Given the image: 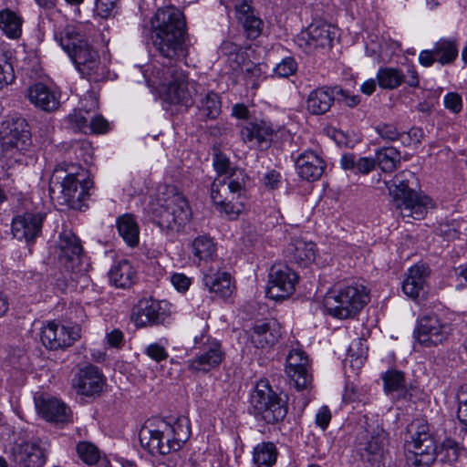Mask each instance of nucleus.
Listing matches in <instances>:
<instances>
[{"label":"nucleus","instance_id":"e433bc0d","mask_svg":"<svg viewBox=\"0 0 467 467\" xmlns=\"http://www.w3.org/2000/svg\"><path fill=\"white\" fill-rule=\"evenodd\" d=\"M117 228L119 235L130 246H135L139 243V226L134 217L125 214L118 218Z\"/></svg>","mask_w":467,"mask_h":467},{"label":"nucleus","instance_id":"79ce46f5","mask_svg":"<svg viewBox=\"0 0 467 467\" xmlns=\"http://www.w3.org/2000/svg\"><path fill=\"white\" fill-rule=\"evenodd\" d=\"M276 457V447L273 442H262L254 449L253 461L257 467H271Z\"/></svg>","mask_w":467,"mask_h":467},{"label":"nucleus","instance_id":"4d7b16f0","mask_svg":"<svg viewBox=\"0 0 467 467\" xmlns=\"http://www.w3.org/2000/svg\"><path fill=\"white\" fill-rule=\"evenodd\" d=\"M145 353L147 354V356H149L151 359L155 360L156 362H161L167 359L168 358V353L164 346L159 343L150 344L146 348Z\"/></svg>","mask_w":467,"mask_h":467},{"label":"nucleus","instance_id":"c9c22d12","mask_svg":"<svg viewBox=\"0 0 467 467\" xmlns=\"http://www.w3.org/2000/svg\"><path fill=\"white\" fill-rule=\"evenodd\" d=\"M384 389L387 393H396L398 398L407 399L409 392L406 386L405 375L402 371L390 369L382 377Z\"/></svg>","mask_w":467,"mask_h":467},{"label":"nucleus","instance_id":"20e7f679","mask_svg":"<svg viewBox=\"0 0 467 467\" xmlns=\"http://www.w3.org/2000/svg\"><path fill=\"white\" fill-rule=\"evenodd\" d=\"M368 302V293L362 285L352 284L328 291L323 305L328 315L346 319L357 315Z\"/></svg>","mask_w":467,"mask_h":467},{"label":"nucleus","instance_id":"13d9d810","mask_svg":"<svg viewBox=\"0 0 467 467\" xmlns=\"http://www.w3.org/2000/svg\"><path fill=\"white\" fill-rule=\"evenodd\" d=\"M213 166L219 173L218 176H223L228 171L230 166L229 159L217 149L214 150Z\"/></svg>","mask_w":467,"mask_h":467},{"label":"nucleus","instance_id":"b1692460","mask_svg":"<svg viewBox=\"0 0 467 467\" xmlns=\"http://www.w3.org/2000/svg\"><path fill=\"white\" fill-rule=\"evenodd\" d=\"M281 326L275 319L260 321L253 327L251 341L257 348H270L281 337Z\"/></svg>","mask_w":467,"mask_h":467},{"label":"nucleus","instance_id":"58836bf2","mask_svg":"<svg viewBox=\"0 0 467 467\" xmlns=\"http://www.w3.org/2000/svg\"><path fill=\"white\" fill-rule=\"evenodd\" d=\"M23 20L15 12L5 9L0 11V29L9 38L16 39L22 34Z\"/></svg>","mask_w":467,"mask_h":467},{"label":"nucleus","instance_id":"603ef678","mask_svg":"<svg viewBox=\"0 0 467 467\" xmlns=\"http://www.w3.org/2000/svg\"><path fill=\"white\" fill-rule=\"evenodd\" d=\"M343 401L346 403H362L366 405L369 402L368 396L358 389L353 383L348 382L343 393Z\"/></svg>","mask_w":467,"mask_h":467},{"label":"nucleus","instance_id":"7ed1b4c3","mask_svg":"<svg viewBox=\"0 0 467 467\" xmlns=\"http://www.w3.org/2000/svg\"><path fill=\"white\" fill-rule=\"evenodd\" d=\"M150 211L157 224L167 230H179L192 214L187 200L174 186L165 187V192L150 203Z\"/></svg>","mask_w":467,"mask_h":467},{"label":"nucleus","instance_id":"680f3d73","mask_svg":"<svg viewBox=\"0 0 467 467\" xmlns=\"http://www.w3.org/2000/svg\"><path fill=\"white\" fill-rule=\"evenodd\" d=\"M109 123L102 116L91 117L88 132L103 133L108 130Z\"/></svg>","mask_w":467,"mask_h":467},{"label":"nucleus","instance_id":"2f4dec72","mask_svg":"<svg viewBox=\"0 0 467 467\" xmlns=\"http://www.w3.org/2000/svg\"><path fill=\"white\" fill-rule=\"evenodd\" d=\"M238 19L246 36L255 39L262 33L263 21L254 14V8L244 1L238 8Z\"/></svg>","mask_w":467,"mask_h":467},{"label":"nucleus","instance_id":"9d476101","mask_svg":"<svg viewBox=\"0 0 467 467\" xmlns=\"http://www.w3.org/2000/svg\"><path fill=\"white\" fill-rule=\"evenodd\" d=\"M298 275L287 265H273L266 287V296L274 300H283L292 296L296 290Z\"/></svg>","mask_w":467,"mask_h":467},{"label":"nucleus","instance_id":"6e6d98bb","mask_svg":"<svg viewBox=\"0 0 467 467\" xmlns=\"http://www.w3.org/2000/svg\"><path fill=\"white\" fill-rule=\"evenodd\" d=\"M296 70V63L293 57H285L275 67L276 75L287 78L293 75Z\"/></svg>","mask_w":467,"mask_h":467},{"label":"nucleus","instance_id":"8fccbe9b","mask_svg":"<svg viewBox=\"0 0 467 467\" xmlns=\"http://www.w3.org/2000/svg\"><path fill=\"white\" fill-rule=\"evenodd\" d=\"M16 78L11 56L7 52L0 53V89L13 83Z\"/></svg>","mask_w":467,"mask_h":467},{"label":"nucleus","instance_id":"c756f323","mask_svg":"<svg viewBox=\"0 0 467 467\" xmlns=\"http://www.w3.org/2000/svg\"><path fill=\"white\" fill-rule=\"evenodd\" d=\"M316 251V244L313 242L296 237L287 245L286 256L291 262L306 266L315 260Z\"/></svg>","mask_w":467,"mask_h":467},{"label":"nucleus","instance_id":"dca6fc26","mask_svg":"<svg viewBox=\"0 0 467 467\" xmlns=\"http://www.w3.org/2000/svg\"><path fill=\"white\" fill-rule=\"evenodd\" d=\"M225 353L222 344L216 339H208L203 343L200 352L190 360L188 368L194 374L207 373L217 368L224 359Z\"/></svg>","mask_w":467,"mask_h":467},{"label":"nucleus","instance_id":"a18cd8bd","mask_svg":"<svg viewBox=\"0 0 467 467\" xmlns=\"http://www.w3.org/2000/svg\"><path fill=\"white\" fill-rule=\"evenodd\" d=\"M463 452L464 449L457 441L447 438L442 441L437 456L441 457V461L451 463L457 462Z\"/></svg>","mask_w":467,"mask_h":467},{"label":"nucleus","instance_id":"f704fd0d","mask_svg":"<svg viewBox=\"0 0 467 467\" xmlns=\"http://www.w3.org/2000/svg\"><path fill=\"white\" fill-rule=\"evenodd\" d=\"M202 119H215L222 112L221 97L214 91H208L197 102Z\"/></svg>","mask_w":467,"mask_h":467},{"label":"nucleus","instance_id":"39448f33","mask_svg":"<svg viewBox=\"0 0 467 467\" xmlns=\"http://www.w3.org/2000/svg\"><path fill=\"white\" fill-rule=\"evenodd\" d=\"M250 412L257 420L266 424L282 421L287 414V402L270 386L267 379H260L250 396Z\"/></svg>","mask_w":467,"mask_h":467},{"label":"nucleus","instance_id":"bb28decb","mask_svg":"<svg viewBox=\"0 0 467 467\" xmlns=\"http://www.w3.org/2000/svg\"><path fill=\"white\" fill-rule=\"evenodd\" d=\"M26 96L36 108L51 112L59 108V96L44 83L38 82L27 88Z\"/></svg>","mask_w":467,"mask_h":467},{"label":"nucleus","instance_id":"f257e3e1","mask_svg":"<svg viewBox=\"0 0 467 467\" xmlns=\"http://www.w3.org/2000/svg\"><path fill=\"white\" fill-rule=\"evenodd\" d=\"M152 44L160 55L170 61L169 66L154 67L151 74L163 87L161 98L170 104L189 106L192 96L187 77L173 61L188 55L186 24L183 14L172 6L160 8L151 20Z\"/></svg>","mask_w":467,"mask_h":467},{"label":"nucleus","instance_id":"a211bd4d","mask_svg":"<svg viewBox=\"0 0 467 467\" xmlns=\"http://www.w3.org/2000/svg\"><path fill=\"white\" fill-rule=\"evenodd\" d=\"M140 442L143 449L147 450L151 455L161 454L166 455L171 451H177L173 449L176 445L171 438L169 428L162 427V423L156 430H150L144 427L140 430Z\"/></svg>","mask_w":467,"mask_h":467},{"label":"nucleus","instance_id":"37998d69","mask_svg":"<svg viewBox=\"0 0 467 467\" xmlns=\"http://www.w3.org/2000/svg\"><path fill=\"white\" fill-rule=\"evenodd\" d=\"M376 164L385 172H391L400 162V153L393 147H386L377 151Z\"/></svg>","mask_w":467,"mask_h":467},{"label":"nucleus","instance_id":"5701e85b","mask_svg":"<svg viewBox=\"0 0 467 467\" xmlns=\"http://www.w3.org/2000/svg\"><path fill=\"white\" fill-rule=\"evenodd\" d=\"M429 275V267L424 264H417L410 267L402 283L403 292L414 300L424 299L427 294L426 279Z\"/></svg>","mask_w":467,"mask_h":467},{"label":"nucleus","instance_id":"f8f14e48","mask_svg":"<svg viewBox=\"0 0 467 467\" xmlns=\"http://www.w3.org/2000/svg\"><path fill=\"white\" fill-rule=\"evenodd\" d=\"M337 30L332 25L323 20L312 22L306 30L297 37L300 47H304L306 52H311L317 47H331Z\"/></svg>","mask_w":467,"mask_h":467},{"label":"nucleus","instance_id":"09e8293b","mask_svg":"<svg viewBox=\"0 0 467 467\" xmlns=\"http://www.w3.org/2000/svg\"><path fill=\"white\" fill-rule=\"evenodd\" d=\"M226 178V183L236 198H239L245 191L248 176L242 169H234Z\"/></svg>","mask_w":467,"mask_h":467},{"label":"nucleus","instance_id":"f3484780","mask_svg":"<svg viewBox=\"0 0 467 467\" xmlns=\"http://www.w3.org/2000/svg\"><path fill=\"white\" fill-rule=\"evenodd\" d=\"M45 219L46 213L40 212H26L14 217L11 225L13 236L27 244L34 243L42 233Z\"/></svg>","mask_w":467,"mask_h":467},{"label":"nucleus","instance_id":"e2e57ef3","mask_svg":"<svg viewBox=\"0 0 467 467\" xmlns=\"http://www.w3.org/2000/svg\"><path fill=\"white\" fill-rule=\"evenodd\" d=\"M445 107L454 113L462 109V98L457 93H449L444 98Z\"/></svg>","mask_w":467,"mask_h":467},{"label":"nucleus","instance_id":"6e6552de","mask_svg":"<svg viewBox=\"0 0 467 467\" xmlns=\"http://www.w3.org/2000/svg\"><path fill=\"white\" fill-rule=\"evenodd\" d=\"M410 441H407L408 451L414 455L413 464L428 466L435 461L437 447L429 432L428 425L420 420L412 421L408 427Z\"/></svg>","mask_w":467,"mask_h":467},{"label":"nucleus","instance_id":"a878e982","mask_svg":"<svg viewBox=\"0 0 467 467\" xmlns=\"http://www.w3.org/2000/svg\"><path fill=\"white\" fill-rule=\"evenodd\" d=\"M336 93H343L338 86L322 87L312 90L306 99V109L313 115H322L327 112L336 99Z\"/></svg>","mask_w":467,"mask_h":467},{"label":"nucleus","instance_id":"72a5a7b5","mask_svg":"<svg viewBox=\"0 0 467 467\" xmlns=\"http://www.w3.org/2000/svg\"><path fill=\"white\" fill-rule=\"evenodd\" d=\"M203 284L212 293L221 297H229L234 289L231 276L227 273H211L203 275Z\"/></svg>","mask_w":467,"mask_h":467},{"label":"nucleus","instance_id":"5fc2aeb1","mask_svg":"<svg viewBox=\"0 0 467 467\" xmlns=\"http://www.w3.org/2000/svg\"><path fill=\"white\" fill-rule=\"evenodd\" d=\"M88 112H83L82 110H75L68 116V121L78 130L88 133L89 119L86 117Z\"/></svg>","mask_w":467,"mask_h":467},{"label":"nucleus","instance_id":"c03bdc74","mask_svg":"<svg viewBox=\"0 0 467 467\" xmlns=\"http://www.w3.org/2000/svg\"><path fill=\"white\" fill-rule=\"evenodd\" d=\"M211 199L214 205L236 199L226 183L225 176H217L211 185Z\"/></svg>","mask_w":467,"mask_h":467},{"label":"nucleus","instance_id":"aec40b11","mask_svg":"<svg viewBox=\"0 0 467 467\" xmlns=\"http://www.w3.org/2000/svg\"><path fill=\"white\" fill-rule=\"evenodd\" d=\"M377 81L383 89H395L402 83L411 88L419 87V75L413 66L406 67L404 71L396 67H381L377 73Z\"/></svg>","mask_w":467,"mask_h":467},{"label":"nucleus","instance_id":"1a4fd4ad","mask_svg":"<svg viewBox=\"0 0 467 467\" xmlns=\"http://www.w3.org/2000/svg\"><path fill=\"white\" fill-rule=\"evenodd\" d=\"M47 451L40 440L16 441L10 449V461L16 467H43Z\"/></svg>","mask_w":467,"mask_h":467},{"label":"nucleus","instance_id":"2eb2a0df","mask_svg":"<svg viewBox=\"0 0 467 467\" xmlns=\"http://www.w3.org/2000/svg\"><path fill=\"white\" fill-rule=\"evenodd\" d=\"M58 261L67 271H79L83 247L79 238L71 231H63L60 234L57 244Z\"/></svg>","mask_w":467,"mask_h":467},{"label":"nucleus","instance_id":"473e14b6","mask_svg":"<svg viewBox=\"0 0 467 467\" xmlns=\"http://www.w3.org/2000/svg\"><path fill=\"white\" fill-rule=\"evenodd\" d=\"M56 40L59 43L65 52L70 57L79 46L88 42L85 35L75 26H66L60 32L56 33Z\"/></svg>","mask_w":467,"mask_h":467},{"label":"nucleus","instance_id":"a19ab883","mask_svg":"<svg viewBox=\"0 0 467 467\" xmlns=\"http://www.w3.org/2000/svg\"><path fill=\"white\" fill-rule=\"evenodd\" d=\"M162 427L169 428L171 431V438L176 445L173 449L180 450L182 445L188 441L191 435L189 420L186 418L178 419L173 424L166 421H161Z\"/></svg>","mask_w":467,"mask_h":467},{"label":"nucleus","instance_id":"ddd939ff","mask_svg":"<svg viewBox=\"0 0 467 467\" xmlns=\"http://www.w3.org/2000/svg\"><path fill=\"white\" fill-rule=\"evenodd\" d=\"M69 57L77 69L90 80L98 82L105 78V68L101 65L99 53L88 41L79 46Z\"/></svg>","mask_w":467,"mask_h":467},{"label":"nucleus","instance_id":"de8ad7c7","mask_svg":"<svg viewBox=\"0 0 467 467\" xmlns=\"http://www.w3.org/2000/svg\"><path fill=\"white\" fill-rule=\"evenodd\" d=\"M192 250L194 256L200 260H208L215 253V244L213 240L207 236H198L192 242Z\"/></svg>","mask_w":467,"mask_h":467},{"label":"nucleus","instance_id":"cd10ccee","mask_svg":"<svg viewBox=\"0 0 467 467\" xmlns=\"http://www.w3.org/2000/svg\"><path fill=\"white\" fill-rule=\"evenodd\" d=\"M296 168L299 177L307 182H314L322 176L325 162L315 151L306 150L296 158Z\"/></svg>","mask_w":467,"mask_h":467},{"label":"nucleus","instance_id":"052dcab7","mask_svg":"<svg viewBox=\"0 0 467 467\" xmlns=\"http://www.w3.org/2000/svg\"><path fill=\"white\" fill-rule=\"evenodd\" d=\"M379 135L386 140H395L400 137V132L392 124H383L377 127Z\"/></svg>","mask_w":467,"mask_h":467},{"label":"nucleus","instance_id":"864d4df0","mask_svg":"<svg viewBox=\"0 0 467 467\" xmlns=\"http://www.w3.org/2000/svg\"><path fill=\"white\" fill-rule=\"evenodd\" d=\"M119 0H96L95 11L102 18L114 16Z\"/></svg>","mask_w":467,"mask_h":467},{"label":"nucleus","instance_id":"bf43d9fd","mask_svg":"<svg viewBox=\"0 0 467 467\" xmlns=\"http://www.w3.org/2000/svg\"><path fill=\"white\" fill-rule=\"evenodd\" d=\"M376 167V161L373 158L360 157L357 161L356 173L368 174Z\"/></svg>","mask_w":467,"mask_h":467},{"label":"nucleus","instance_id":"9b49d317","mask_svg":"<svg viewBox=\"0 0 467 467\" xmlns=\"http://www.w3.org/2000/svg\"><path fill=\"white\" fill-rule=\"evenodd\" d=\"M451 334L448 324L442 323L435 315H427L419 321L414 331V336L420 344L431 348L442 344Z\"/></svg>","mask_w":467,"mask_h":467},{"label":"nucleus","instance_id":"69168bd1","mask_svg":"<svg viewBox=\"0 0 467 467\" xmlns=\"http://www.w3.org/2000/svg\"><path fill=\"white\" fill-rule=\"evenodd\" d=\"M221 213H224L230 219H235L239 215L241 210L233 203V201H225L224 203L215 205Z\"/></svg>","mask_w":467,"mask_h":467},{"label":"nucleus","instance_id":"0eeeda50","mask_svg":"<svg viewBox=\"0 0 467 467\" xmlns=\"http://www.w3.org/2000/svg\"><path fill=\"white\" fill-rule=\"evenodd\" d=\"M0 140L4 156L20 161V159L16 157V153L20 155L27 150L32 144L26 120L20 117L5 120L0 131Z\"/></svg>","mask_w":467,"mask_h":467},{"label":"nucleus","instance_id":"f03ea898","mask_svg":"<svg viewBox=\"0 0 467 467\" xmlns=\"http://www.w3.org/2000/svg\"><path fill=\"white\" fill-rule=\"evenodd\" d=\"M416 181L413 172L403 171L394 176L389 187L396 209L404 219H407V223H410V219L424 218L427 209L431 206L430 197L418 194L411 188L416 184Z\"/></svg>","mask_w":467,"mask_h":467},{"label":"nucleus","instance_id":"ea45409f","mask_svg":"<svg viewBox=\"0 0 467 467\" xmlns=\"http://www.w3.org/2000/svg\"><path fill=\"white\" fill-rule=\"evenodd\" d=\"M436 60L441 65L452 63L458 57V46L454 39L441 38L434 44Z\"/></svg>","mask_w":467,"mask_h":467},{"label":"nucleus","instance_id":"4468645a","mask_svg":"<svg viewBox=\"0 0 467 467\" xmlns=\"http://www.w3.org/2000/svg\"><path fill=\"white\" fill-rule=\"evenodd\" d=\"M79 337L80 328L78 326L68 327L49 322L41 331V342L51 350L70 347Z\"/></svg>","mask_w":467,"mask_h":467},{"label":"nucleus","instance_id":"338daca9","mask_svg":"<svg viewBox=\"0 0 467 467\" xmlns=\"http://www.w3.org/2000/svg\"><path fill=\"white\" fill-rule=\"evenodd\" d=\"M330 420L331 413L329 409L327 406L321 407L316 415L317 425L325 430L328 426Z\"/></svg>","mask_w":467,"mask_h":467},{"label":"nucleus","instance_id":"4c0bfd02","mask_svg":"<svg viewBox=\"0 0 467 467\" xmlns=\"http://www.w3.org/2000/svg\"><path fill=\"white\" fill-rule=\"evenodd\" d=\"M367 420V417L365 416ZM365 431L367 432L366 439L367 441L364 446V451L368 455H377L379 454L383 449L384 441L386 438L385 431L382 428H380L378 424L375 428L368 424L367 420L365 421Z\"/></svg>","mask_w":467,"mask_h":467},{"label":"nucleus","instance_id":"6ab92c4d","mask_svg":"<svg viewBox=\"0 0 467 467\" xmlns=\"http://www.w3.org/2000/svg\"><path fill=\"white\" fill-rule=\"evenodd\" d=\"M105 384L104 376L94 365L80 368L72 379V386L79 395L99 396Z\"/></svg>","mask_w":467,"mask_h":467},{"label":"nucleus","instance_id":"c85d7f7f","mask_svg":"<svg viewBox=\"0 0 467 467\" xmlns=\"http://www.w3.org/2000/svg\"><path fill=\"white\" fill-rule=\"evenodd\" d=\"M37 412L47 421L64 423L67 420V406L53 397L35 398Z\"/></svg>","mask_w":467,"mask_h":467},{"label":"nucleus","instance_id":"4be33fe9","mask_svg":"<svg viewBox=\"0 0 467 467\" xmlns=\"http://www.w3.org/2000/svg\"><path fill=\"white\" fill-rule=\"evenodd\" d=\"M168 314L161 303L153 299L140 300L133 308L131 320L139 327L162 324Z\"/></svg>","mask_w":467,"mask_h":467},{"label":"nucleus","instance_id":"393cba45","mask_svg":"<svg viewBox=\"0 0 467 467\" xmlns=\"http://www.w3.org/2000/svg\"><path fill=\"white\" fill-rule=\"evenodd\" d=\"M274 135L273 127L265 120L251 121L241 130L244 142L251 143L258 148H268Z\"/></svg>","mask_w":467,"mask_h":467},{"label":"nucleus","instance_id":"3c124183","mask_svg":"<svg viewBox=\"0 0 467 467\" xmlns=\"http://www.w3.org/2000/svg\"><path fill=\"white\" fill-rule=\"evenodd\" d=\"M78 457L87 464L92 465L98 462L100 458L99 450L91 442L80 441L77 445Z\"/></svg>","mask_w":467,"mask_h":467},{"label":"nucleus","instance_id":"423d86ee","mask_svg":"<svg viewBox=\"0 0 467 467\" xmlns=\"http://www.w3.org/2000/svg\"><path fill=\"white\" fill-rule=\"evenodd\" d=\"M68 168L69 166L65 163L56 166L49 180V194L60 204L78 210L81 209L82 201L88 191Z\"/></svg>","mask_w":467,"mask_h":467},{"label":"nucleus","instance_id":"7c9ffc66","mask_svg":"<svg viewBox=\"0 0 467 467\" xmlns=\"http://www.w3.org/2000/svg\"><path fill=\"white\" fill-rule=\"evenodd\" d=\"M109 277L110 283L116 287L129 288L135 282L136 271L128 260L122 259L111 266Z\"/></svg>","mask_w":467,"mask_h":467},{"label":"nucleus","instance_id":"0e129e2a","mask_svg":"<svg viewBox=\"0 0 467 467\" xmlns=\"http://www.w3.org/2000/svg\"><path fill=\"white\" fill-rule=\"evenodd\" d=\"M171 284L180 292L189 289L191 279L183 274H173L171 277Z\"/></svg>","mask_w":467,"mask_h":467},{"label":"nucleus","instance_id":"412c9836","mask_svg":"<svg viewBox=\"0 0 467 467\" xmlns=\"http://www.w3.org/2000/svg\"><path fill=\"white\" fill-rule=\"evenodd\" d=\"M308 367V357L302 349H292L287 355L285 372L298 390L306 389L311 383L312 376Z\"/></svg>","mask_w":467,"mask_h":467},{"label":"nucleus","instance_id":"49530a36","mask_svg":"<svg viewBox=\"0 0 467 467\" xmlns=\"http://www.w3.org/2000/svg\"><path fill=\"white\" fill-rule=\"evenodd\" d=\"M219 52L235 63L237 67H241L246 59V54L243 51L242 47L230 40L223 41L219 47Z\"/></svg>","mask_w":467,"mask_h":467},{"label":"nucleus","instance_id":"774afa93","mask_svg":"<svg viewBox=\"0 0 467 467\" xmlns=\"http://www.w3.org/2000/svg\"><path fill=\"white\" fill-rule=\"evenodd\" d=\"M281 175L278 171L272 170L268 171L264 177V183L266 188L275 190L278 188L280 183Z\"/></svg>","mask_w":467,"mask_h":467}]
</instances>
